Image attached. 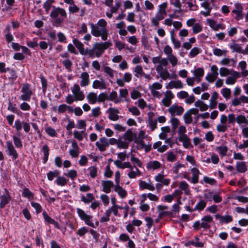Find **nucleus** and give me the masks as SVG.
Instances as JSON below:
<instances>
[{"mask_svg":"<svg viewBox=\"0 0 248 248\" xmlns=\"http://www.w3.org/2000/svg\"><path fill=\"white\" fill-rule=\"evenodd\" d=\"M45 132L46 133L51 137H56L57 135L56 131L52 127L48 126L45 128Z\"/></svg>","mask_w":248,"mask_h":248,"instance_id":"52","label":"nucleus"},{"mask_svg":"<svg viewBox=\"0 0 248 248\" xmlns=\"http://www.w3.org/2000/svg\"><path fill=\"white\" fill-rule=\"evenodd\" d=\"M91 33L96 37H101L103 41H106L108 36V30L107 28V22L104 19H99L96 24L90 23Z\"/></svg>","mask_w":248,"mask_h":248,"instance_id":"1","label":"nucleus"},{"mask_svg":"<svg viewBox=\"0 0 248 248\" xmlns=\"http://www.w3.org/2000/svg\"><path fill=\"white\" fill-rule=\"evenodd\" d=\"M54 2V0H46V1L43 4V7L45 10L46 14H48L50 8L53 5L52 4Z\"/></svg>","mask_w":248,"mask_h":248,"instance_id":"47","label":"nucleus"},{"mask_svg":"<svg viewBox=\"0 0 248 248\" xmlns=\"http://www.w3.org/2000/svg\"><path fill=\"white\" fill-rule=\"evenodd\" d=\"M64 175L67 176L72 180H74L77 177L78 173L77 171L74 170H71L68 171L66 173H64Z\"/></svg>","mask_w":248,"mask_h":248,"instance_id":"59","label":"nucleus"},{"mask_svg":"<svg viewBox=\"0 0 248 248\" xmlns=\"http://www.w3.org/2000/svg\"><path fill=\"white\" fill-rule=\"evenodd\" d=\"M191 116L192 114L188 110L183 115V118L186 124H190L192 123L193 119Z\"/></svg>","mask_w":248,"mask_h":248,"instance_id":"46","label":"nucleus"},{"mask_svg":"<svg viewBox=\"0 0 248 248\" xmlns=\"http://www.w3.org/2000/svg\"><path fill=\"white\" fill-rule=\"evenodd\" d=\"M174 97V95L171 91L167 90L164 94V97L162 99L161 103L166 107H169L171 103L172 99Z\"/></svg>","mask_w":248,"mask_h":248,"instance_id":"11","label":"nucleus"},{"mask_svg":"<svg viewBox=\"0 0 248 248\" xmlns=\"http://www.w3.org/2000/svg\"><path fill=\"white\" fill-rule=\"evenodd\" d=\"M232 74L231 76L228 77L226 79V84L227 85H233L234 84L237 78H239L240 76V73L237 71L231 70Z\"/></svg>","mask_w":248,"mask_h":248,"instance_id":"18","label":"nucleus"},{"mask_svg":"<svg viewBox=\"0 0 248 248\" xmlns=\"http://www.w3.org/2000/svg\"><path fill=\"white\" fill-rule=\"evenodd\" d=\"M67 180L62 176H58L57 178L55 180V183L58 186H64L67 183Z\"/></svg>","mask_w":248,"mask_h":248,"instance_id":"50","label":"nucleus"},{"mask_svg":"<svg viewBox=\"0 0 248 248\" xmlns=\"http://www.w3.org/2000/svg\"><path fill=\"white\" fill-rule=\"evenodd\" d=\"M114 191L116 192L122 198H125L127 195V192L120 185H115L114 186Z\"/></svg>","mask_w":248,"mask_h":248,"instance_id":"35","label":"nucleus"},{"mask_svg":"<svg viewBox=\"0 0 248 248\" xmlns=\"http://www.w3.org/2000/svg\"><path fill=\"white\" fill-rule=\"evenodd\" d=\"M95 146L100 152H104L108 147L107 138L106 137L100 138L95 142Z\"/></svg>","mask_w":248,"mask_h":248,"instance_id":"12","label":"nucleus"},{"mask_svg":"<svg viewBox=\"0 0 248 248\" xmlns=\"http://www.w3.org/2000/svg\"><path fill=\"white\" fill-rule=\"evenodd\" d=\"M134 73V76L138 78H141L143 75L144 74V71L143 70L142 67L140 65H137L133 70Z\"/></svg>","mask_w":248,"mask_h":248,"instance_id":"37","label":"nucleus"},{"mask_svg":"<svg viewBox=\"0 0 248 248\" xmlns=\"http://www.w3.org/2000/svg\"><path fill=\"white\" fill-rule=\"evenodd\" d=\"M94 197L92 193H87L86 196H82L81 201L85 203H88L94 200Z\"/></svg>","mask_w":248,"mask_h":248,"instance_id":"42","label":"nucleus"},{"mask_svg":"<svg viewBox=\"0 0 248 248\" xmlns=\"http://www.w3.org/2000/svg\"><path fill=\"white\" fill-rule=\"evenodd\" d=\"M192 173V176L191 180V182L193 184H197L199 181V174L200 173L199 170L195 168L191 169Z\"/></svg>","mask_w":248,"mask_h":248,"instance_id":"33","label":"nucleus"},{"mask_svg":"<svg viewBox=\"0 0 248 248\" xmlns=\"http://www.w3.org/2000/svg\"><path fill=\"white\" fill-rule=\"evenodd\" d=\"M207 200H200L195 205L193 210H197L198 211H201L204 209L206 207L207 204Z\"/></svg>","mask_w":248,"mask_h":248,"instance_id":"36","label":"nucleus"},{"mask_svg":"<svg viewBox=\"0 0 248 248\" xmlns=\"http://www.w3.org/2000/svg\"><path fill=\"white\" fill-rule=\"evenodd\" d=\"M73 43L77 48L80 54L83 55L88 54V50L87 49L85 50L84 49L83 44L79 41L78 39H73Z\"/></svg>","mask_w":248,"mask_h":248,"instance_id":"19","label":"nucleus"},{"mask_svg":"<svg viewBox=\"0 0 248 248\" xmlns=\"http://www.w3.org/2000/svg\"><path fill=\"white\" fill-rule=\"evenodd\" d=\"M41 151L43 153V162L46 164L48 160V156L49 154V149L46 144L42 146Z\"/></svg>","mask_w":248,"mask_h":248,"instance_id":"31","label":"nucleus"},{"mask_svg":"<svg viewBox=\"0 0 248 248\" xmlns=\"http://www.w3.org/2000/svg\"><path fill=\"white\" fill-rule=\"evenodd\" d=\"M161 163L156 160L151 161L147 164L146 167L148 170H156L160 168Z\"/></svg>","mask_w":248,"mask_h":248,"instance_id":"32","label":"nucleus"},{"mask_svg":"<svg viewBox=\"0 0 248 248\" xmlns=\"http://www.w3.org/2000/svg\"><path fill=\"white\" fill-rule=\"evenodd\" d=\"M50 17L52 19L53 26L60 27L66 18L67 13L64 9L53 6Z\"/></svg>","mask_w":248,"mask_h":248,"instance_id":"2","label":"nucleus"},{"mask_svg":"<svg viewBox=\"0 0 248 248\" xmlns=\"http://www.w3.org/2000/svg\"><path fill=\"white\" fill-rule=\"evenodd\" d=\"M234 9L232 11V13L235 15V19L236 20H240L243 19L244 16L243 14V7L240 2H236L234 4Z\"/></svg>","mask_w":248,"mask_h":248,"instance_id":"8","label":"nucleus"},{"mask_svg":"<svg viewBox=\"0 0 248 248\" xmlns=\"http://www.w3.org/2000/svg\"><path fill=\"white\" fill-rule=\"evenodd\" d=\"M236 122L239 125H241L243 124H248V120L244 115H239L237 116L236 117Z\"/></svg>","mask_w":248,"mask_h":248,"instance_id":"49","label":"nucleus"},{"mask_svg":"<svg viewBox=\"0 0 248 248\" xmlns=\"http://www.w3.org/2000/svg\"><path fill=\"white\" fill-rule=\"evenodd\" d=\"M112 43L109 41L104 42H96L92 48L88 50V55L91 58L100 57L104 53L105 50L111 46Z\"/></svg>","mask_w":248,"mask_h":248,"instance_id":"3","label":"nucleus"},{"mask_svg":"<svg viewBox=\"0 0 248 248\" xmlns=\"http://www.w3.org/2000/svg\"><path fill=\"white\" fill-rule=\"evenodd\" d=\"M77 211L80 218L83 220L87 225L93 228H96L99 225V221H96L94 224L93 222V216L86 214L82 209L78 208Z\"/></svg>","mask_w":248,"mask_h":248,"instance_id":"5","label":"nucleus"},{"mask_svg":"<svg viewBox=\"0 0 248 248\" xmlns=\"http://www.w3.org/2000/svg\"><path fill=\"white\" fill-rule=\"evenodd\" d=\"M162 88V85L157 82H154L152 85H149V89L150 91H157V90H160Z\"/></svg>","mask_w":248,"mask_h":248,"instance_id":"60","label":"nucleus"},{"mask_svg":"<svg viewBox=\"0 0 248 248\" xmlns=\"http://www.w3.org/2000/svg\"><path fill=\"white\" fill-rule=\"evenodd\" d=\"M207 22L210 27L215 31H217V24L216 21L212 19L208 18L206 20Z\"/></svg>","mask_w":248,"mask_h":248,"instance_id":"58","label":"nucleus"},{"mask_svg":"<svg viewBox=\"0 0 248 248\" xmlns=\"http://www.w3.org/2000/svg\"><path fill=\"white\" fill-rule=\"evenodd\" d=\"M166 15L163 14L156 13L155 16L151 18L152 24L155 27H158L159 24V21L163 20Z\"/></svg>","mask_w":248,"mask_h":248,"instance_id":"26","label":"nucleus"},{"mask_svg":"<svg viewBox=\"0 0 248 248\" xmlns=\"http://www.w3.org/2000/svg\"><path fill=\"white\" fill-rule=\"evenodd\" d=\"M200 53V48L198 47H194L190 51L188 56L189 58H194Z\"/></svg>","mask_w":248,"mask_h":248,"instance_id":"64","label":"nucleus"},{"mask_svg":"<svg viewBox=\"0 0 248 248\" xmlns=\"http://www.w3.org/2000/svg\"><path fill=\"white\" fill-rule=\"evenodd\" d=\"M86 98L90 104H94L96 103L97 101L98 102L97 95L93 92L89 93L87 94Z\"/></svg>","mask_w":248,"mask_h":248,"instance_id":"38","label":"nucleus"},{"mask_svg":"<svg viewBox=\"0 0 248 248\" xmlns=\"http://www.w3.org/2000/svg\"><path fill=\"white\" fill-rule=\"evenodd\" d=\"M159 76L162 79L165 80L168 78H170V74L168 72L167 68L164 69L163 71L159 73Z\"/></svg>","mask_w":248,"mask_h":248,"instance_id":"62","label":"nucleus"},{"mask_svg":"<svg viewBox=\"0 0 248 248\" xmlns=\"http://www.w3.org/2000/svg\"><path fill=\"white\" fill-rule=\"evenodd\" d=\"M168 112L171 116L181 115L184 111V108L183 107L177 104L171 105L168 109Z\"/></svg>","mask_w":248,"mask_h":248,"instance_id":"10","label":"nucleus"},{"mask_svg":"<svg viewBox=\"0 0 248 248\" xmlns=\"http://www.w3.org/2000/svg\"><path fill=\"white\" fill-rule=\"evenodd\" d=\"M199 238L197 236H195L194 240L188 241L185 244V246L187 247L192 245L197 248H202L204 246V243L202 242H199Z\"/></svg>","mask_w":248,"mask_h":248,"instance_id":"28","label":"nucleus"},{"mask_svg":"<svg viewBox=\"0 0 248 248\" xmlns=\"http://www.w3.org/2000/svg\"><path fill=\"white\" fill-rule=\"evenodd\" d=\"M231 103L234 107L241 106L243 104H248V96L243 95L239 98H235L232 100Z\"/></svg>","mask_w":248,"mask_h":248,"instance_id":"14","label":"nucleus"},{"mask_svg":"<svg viewBox=\"0 0 248 248\" xmlns=\"http://www.w3.org/2000/svg\"><path fill=\"white\" fill-rule=\"evenodd\" d=\"M61 62L68 72H70L72 71V66L73 65V63L71 61L67 59L63 60V61H61Z\"/></svg>","mask_w":248,"mask_h":248,"instance_id":"48","label":"nucleus"},{"mask_svg":"<svg viewBox=\"0 0 248 248\" xmlns=\"http://www.w3.org/2000/svg\"><path fill=\"white\" fill-rule=\"evenodd\" d=\"M211 73L208 74L205 78L209 83H213L217 78L218 75V68L216 65H213L211 67Z\"/></svg>","mask_w":248,"mask_h":248,"instance_id":"9","label":"nucleus"},{"mask_svg":"<svg viewBox=\"0 0 248 248\" xmlns=\"http://www.w3.org/2000/svg\"><path fill=\"white\" fill-rule=\"evenodd\" d=\"M215 217L218 220L220 224H227L232 222L233 219L232 216L229 215L222 216L219 214H216Z\"/></svg>","mask_w":248,"mask_h":248,"instance_id":"21","label":"nucleus"},{"mask_svg":"<svg viewBox=\"0 0 248 248\" xmlns=\"http://www.w3.org/2000/svg\"><path fill=\"white\" fill-rule=\"evenodd\" d=\"M194 106L196 107L199 108L202 111H204L208 109L209 106L204 103V102L201 100H198L195 101Z\"/></svg>","mask_w":248,"mask_h":248,"instance_id":"34","label":"nucleus"},{"mask_svg":"<svg viewBox=\"0 0 248 248\" xmlns=\"http://www.w3.org/2000/svg\"><path fill=\"white\" fill-rule=\"evenodd\" d=\"M72 149L69 151V154L72 157H78L79 155V147L76 141L72 142Z\"/></svg>","mask_w":248,"mask_h":248,"instance_id":"25","label":"nucleus"},{"mask_svg":"<svg viewBox=\"0 0 248 248\" xmlns=\"http://www.w3.org/2000/svg\"><path fill=\"white\" fill-rule=\"evenodd\" d=\"M21 92L22 94L19 97L20 100L23 101H30L33 94L31 85L27 83L23 84Z\"/></svg>","mask_w":248,"mask_h":248,"instance_id":"6","label":"nucleus"},{"mask_svg":"<svg viewBox=\"0 0 248 248\" xmlns=\"http://www.w3.org/2000/svg\"><path fill=\"white\" fill-rule=\"evenodd\" d=\"M215 149L221 157L226 156L228 151V148L225 145L217 146Z\"/></svg>","mask_w":248,"mask_h":248,"instance_id":"39","label":"nucleus"},{"mask_svg":"<svg viewBox=\"0 0 248 248\" xmlns=\"http://www.w3.org/2000/svg\"><path fill=\"white\" fill-rule=\"evenodd\" d=\"M107 86L106 82L102 78L100 80H94L92 84L93 88L95 89L105 90Z\"/></svg>","mask_w":248,"mask_h":248,"instance_id":"17","label":"nucleus"},{"mask_svg":"<svg viewBox=\"0 0 248 248\" xmlns=\"http://www.w3.org/2000/svg\"><path fill=\"white\" fill-rule=\"evenodd\" d=\"M168 6V3L167 2H164L158 5V9L157 13L163 14L166 15V8Z\"/></svg>","mask_w":248,"mask_h":248,"instance_id":"53","label":"nucleus"},{"mask_svg":"<svg viewBox=\"0 0 248 248\" xmlns=\"http://www.w3.org/2000/svg\"><path fill=\"white\" fill-rule=\"evenodd\" d=\"M60 174V171L55 170L53 171H50L47 173V179L49 181H52L56 177H58Z\"/></svg>","mask_w":248,"mask_h":248,"instance_id":"51","label":"nucleus"},{"mask_svg":"<svg viewBox=\"0 0 248 248\" xmlns=\"http://www.w3.org/2000/svg\"><path fill=\"white\" fill-rule=\"evenodd\" d=\"M7 151L8 152V155L12 156L13 160L16 159L18 157V154L12 142L11 141L6 142Z\"/></svg>","mask_w":248,"mask_h":248,"instance_id":"13","label":"nucleus"},{"mask_svg":"<svg viewBox=\"0 0 248 248\" xmlns=\"http://www.w3.org/2000/svg\"><path fill=\"white\" fill-rule=\"evenodd\" d=\"M180 189L184 191L186 195H188L190 193L188 184L185 181H182L180 183Z\"/></svg>","mask_w":248,"mask_h":248,"instance_id":"40","label":"nucleus"},{"mask_svg":"<svg viewBox=\"0 0 248 248\" xmlns=\"http://www.w3.org/2000/svg\"><path fill=\"white\" fill-rule=\"evenodd\" d=\"M6 194L2 195L0 197V208H3L5 205L9 202L11 197L9 193L6 189H5Z\"/></svg>","mask_w":248,"mask_h":248,"instance_id":"24","label":"nucleus"},{"mask_svg":"<svg viewBox=\"0 0 248 248\" xmlns=\"http://www.w3.org/2000/svg\"><path fill=\"white\" fill-rule=\"evenodd\" d=\"M71 90L76 102L82 101L85 99L84 93L80 90L79 85L77 84H74L71 87Z\"/></svg>","mask_w":248,"mask_h":248,"instance_id":"7","label":"nucleus"},{"mask_svg":"<svg viewBox=\"0 0 248 248\" xmlns=\"http://www.w3.org/2000/svg\"><path fill=\"white\" fill-rule=\"evenodd\" d=\"M133 133L130 130H127L124 135V138L129 143L133 140Z\"/></svg>","mask_w":248,"mask_h":248,"instance_id":"61","label":"nucleus"},{"mask_svg":"<svg viewBox=\"0 0 248 248\" xmlns=\"http://www.w3.org/2000/svg\"><path fill=\"white\" fill-rule=\"evenodd\" d=\"M168 62H170L172 66H176L178 63V59L174 54L169 55L167 57Z\"/></svg>","mask_w":248,"mask_h":248,"instance_id":"45","label":"nucleus"},{"mask_svg":"<svg viewBox=\"0 0 248 248\" xmlns=\"http://www.w3.org/2000/svg\"><path fill=\"white\" fill-rule=\"evenodd\" d=\"M230 48L232 50V52H236L239 53H242L243 50L241 47L240 45L236 44L234 42L230 45Z\"/></svg>","mask_w":248,"mask_h":248,"instance_id":"43","label":"nucleus"},{"mask_svg":"<svg viewBox=\"0 0 248 248\" xmlns=\"http://www.w3.org/2000/svg\"><path fill=\"white\" fill-rule=\"evenodd\" d=\"M79 78L81 79L80 81V85L81 87H86L90 84V77L89 74L87 72L81 73Z\"/></svg>","mask_w":248,"mask_h":248,"instance_id":"20","label":"nucleus"},{"mask_svg":"<svg viewBox=\"0 0 248 248\" xmlns=\"http://www.w3.org/2000/svg\"><path fill=\"white\" fill-rule=\"evenodd\" d=\"M213 222V217L210 215H206L201 218V221L197 220L194 222L193 227L194 230L198 231L201 228L209 229Z\"/></svg>","mask_w":248,"mask_h":248,"instance_id":"4","label":"nucleus"},{"mask_svg":"<svg viewBox=\"0 0 248 248\" xmlns=\"http://www.w3.org/2000/svg\"><path fill=\"white\" fill-rule=\"evenodd\" d=\"M89 175L92 178H94L97 175V168L93 166L88 168Z\"/></svg>","mask_w":248,"mask_h":248,"instance_id":"55","label":"nucleus"},{"mask_svg":"<svg viewBox=\"0 0 248 248\" xmlns=\"http://www.w3.org/2000/svg\"><path fill=\"white\" fill-rule=\"evenodd\" d=\"M84 133V130H81L80 131L75 130L73 132L74 137L79 141H82L83 139V134Z\"/></svg>","mask_w":248,"mask_h":248,"instance_id":"54","label":"nucleus"},{"mask_svg":"<svg viewBox=\"0 0 248 248\" xmlns=\"http://www.w3.org/2000/svg\"><path fill=\"white\" fill-rule=\"evenodd\" d=\"M102 191L106 193H109L114 186V183L110 180H102L101 182Z\"/></svg>","mask_w":248,"mask_h":248,"instance_id":"16","label":"nucleus"},{"mask_svg":"<svg viewBox=\"0 0 248 248\" xmlns=\"http://www.w3.org/2000/svg\"><path fill=\"white\" fill-rule=\"evenodd\" d=\"M218 96V93L216 92H214L212 93L211 97L210 99L209 107L211 109H214L216 108Z\"/></svg>","mask_w":248,"mask_h":248,"instance_id":"30","label":"nucleus"},{"mask_svg":"<svg viewBox=\"0 0 248 248\" xmlns=\"http://www.w3.org/2000/svg\"><path fill=\"white\" fill-rule=\"evenodd\" d=\"M170 39L173 45L174 48H179L181 46V43L178 40H176L174 36V31H170Z\"/></svg>","mask_w":248,"mask_h":248,"instance_id":"44","label":"nucleus"},{"mask_svg":"<svg viewBox=\"0 0 248 248\" xmlns=\"http://www.w3.org/2000/svg\"><path fill=\"white\" fill-rule=\"evenodd\" d=\"M22 195L24 197L32 199L33 198V194L27 188H25L22 192Z\"/></svg>","mask_w":248,"mask_h":248,"instance_id":"57","label":"nucleus"},{"mask_svg":"<svg viewBox=\"0 0 248 248\" xmlns=\"http://www.w3.org/2000/svg\"><path fill=\"white\" fill-rule=\"evenodd\" d=\"M236 168L239 172L243 173L247 171V166L245 162H238L236 164Z\"/></svg>","mask_w":248,"mask_h":248,"instance_id":"41","label":"nucleus"},{"mask_svg":"<svg viewBox=\"0 0 248 248\" xmlns=\"http://www.w3.org/2000/svg\"><path fill=\"white\" fill-rule=\"evenodd\" d=\"M201 6L204 9L205 11H201V14L205 17L210 16L211 11L212 9L210 3L207 1H204L201 4Z\"/></svg>","mask_w":248,"mask_h":248,"instance_id":"23","label":"nucleus"},{"mask_svg":"<svg viewBox=\"0 0 248 248\" xmlns=\"http://www.w3.org/2000/svg\"><path fill=\"white\" fill-rule=\"evenodd\" d=\"M102 69L103 71L109 77V78H113L114 77V71L110 67L108 66H103Z\"/></svg>","mask_w":248,"mask_h":248,"instance_id":"56","label":"nucleus"},{"mask_svg":"<svg viewBox=\"0 0 248 248\" xmlns=\"http://www.w3.org/2000/svg\"><path fill=\"white\" fill-rule=\"evenodd\" d=\"M183 84L180 80L176 81L171 80L168 83L166 84V88L167 89H182L183 88Z\"/></svg>","mask_w":248,"mask_h":248,"instance_id":"22","label":"nucleus"},{"mask_svg":"<svg viewBox=\"0 0 248 248\" xmlns=\"http://www.w3.org/2000/svg\"><path fill=\"white\" fill-rule=\"evenodd\" d=\"M13 141L15 145L17 148H21L23 146L22 141L19 137H16V136H13Z\"/></svg>","mask_w":248,"mask_h":248,"instance_id":"63","label":"nucleus"},{"mask_svg":"<svg viewBox=\"0 0 248 248\" xmlns=\"http://www.w3.org/2000/svg\"><path fill=\"white\" fill-rule=\"evenodd\" d=\"M107 113H108V118L109 120L116 121L119 119V110L114 108H109L106 111Z\"/></svg>","mask_w":248,"mask_h":248,"instance_id":"15","label":"nucleus"},{"mask_svg":"<svg viewBox=\"0 0 248 248\" xmlns=\"http://www.w3.org/2000/svg\"><path fill=\"white\" fill-rule=\"evenodd\" d=\"M179 140L183 142V145L185 148L192 147L190 140L187 135L180 136V137H179Z\"/></svg>","mask_w":248,"mask_h":248,"instance_id":"29","label":"nucleus"},{"mask_svg":"<svg viewBox=\"0 0 248 248\" xmlns=\"http://www.w3.org/2000/svg\"><path fill=\"white\" fill-rule=\"evenodd\" d=\"M139 187L141 189H147L151 191H154L155 189V186L150 181H149V183H147L142 180L140 181Z\"/></svg>","mask_w":248,"mask_h":248,"instance_id":"27","label":"nucleus"}]
</instances>
